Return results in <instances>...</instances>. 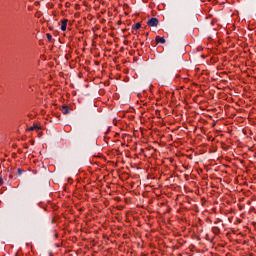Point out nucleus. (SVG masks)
<instances>
[{"instance_id":"obj_7","label":"nucleus","mask_w":256,"mask_h":256,"mask_svg":"<svg viewBox=\"0 0 256 256\" xmlns=\"http://www.w3.org/2000/svg\"><path fill=\"white\" fill-rule=\"evenodd\" d=\"M46 37H47V39H48V41H51V39H53V36L51 35V34H46Z\"/></svg>"},{"instance_id":"obj_1","label":"nucleus","mask_w":256,"mask_h":256,"mask_svg":"<svg viewBox=\"0 0 256 256\" xmlns=\"http://www.w3.org/2000/svg\"><path fill=\"white\" fill-rule=\"evenodd\" d=\"M148 27H157L159 25V19L157 18H151L147 22Z\"/></svg>"},{"instance_id":"obj_5","label":"nucleus","mask_w":256,"mask_h":256,"mask_svg":"<svg viewBox=\"0 0 256 256\" xmlns=\"http://www.w3.org/2000/svg\"><path fill=\"white\" fill-rule=\"evenodd\" d=\"M141 27V23H136L134 26H133V29H135V31H138V29Z\"/></svg>"},{"instance_id":"obj_6","label":"nucleus","mask_w":256,"mask_h":256,"mask_svg":"<svg viewBox=\"0 0 256 256\" xmlns=\"http://www.w3.org/2000/svg\"><path fill=\"white\" fill-rule=\"evenodd\" d=\"M35 129H40L37 125H34L28 129V131H35Z\"/></svg>"},{"instance_id":"obj_4","label":"nucleus","mask_w":256,"mask_h":256,"mask_svg":"<svg viewBox=\"0 0 256 256\" xmlns=\"http://www.w3.org/2000/svg\"><path fill=\"white\" fill-rule=\"evenodd\" d=\"M156 43H161L162 45L165 44V38L157 36Z\"/></svg>"},{"instance_id":"obj_8","label":"nucleus","mask_w":256,"mask_h":256,"mask_svg":"<svg viewBox=\"0 0 256 256\" xmlns=\"http://www.w3.org/2000/svg\"><path fill=\"white\" fill-rule=\"evenodd\" d=\"M17 173H18V175H23V169L18 168V169H17Z\"/></svg>"},{"instance_id":"obj_3","label":"nucleus","mask_w":256,"mask_h":256,"mask_svg":"<svg viewBox=\"0 0 256 256\" xmlns=\"http://www.w3.org/2000/svg\"><path fill=\"white\" fill-rule=\"evenodd\" d=\"M61 112L63 113V115H69V106L67 105L62 106Z\"/></svg>"},{"instance_id":"obj_2","label":"nucleus","mask_w":256,"mask_h":256,"mask_svg":"<svg viewBox=\"0 0 256 256\" xmlns=\"http://www.w3.org/2000/svg\"><path fill=\"white\" fill-rule=\"evenodd\" d=\"M67 23H69L68 19H62L60 21V29H61V31H67Z\"/></svg>"},{"instance_id":"obj_9","label":"nucleus","mask_w":256,"mask_h":256,"mask_svg":"<svg viewBox=\"0 0 256 256\" xmlns=\"http://www.w3.org/2000/svg\"><path fill=\"white\" fill-rule=\"evenodd\" d=\"M3 183H5V181L3 180V178H0V185H3Z\"/></svg>"}]
</instances>
